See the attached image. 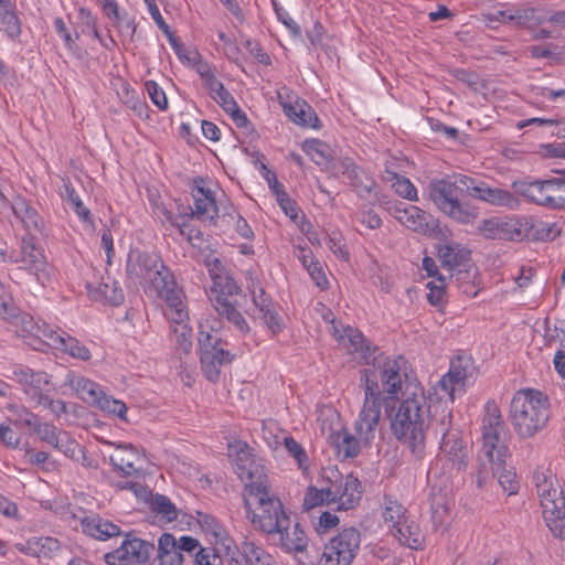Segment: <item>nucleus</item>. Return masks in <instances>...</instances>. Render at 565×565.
<instances>
[{
  "label": "nucleus",
  "instance_id": "nucleus-1",
  "mask_svg": "<svg viewBox=\"0 0 565 565\" xmlns=\"http://www.w3.org/2000/svg\"><path fill=\"white\" fill-rule=\"evenodd\" d=\"M366 364L372 369L361 370L364 401L354 429L359 440L369 444L375 437L383 404L397 399L399 394L405 397L407 385L417 382L408 379L407 362L403 356L391 358L380 351L374 356L367 354Z\"/></svg>",
  "mask_w": 565,
  "mask_h": 565
},
{
  "label": "nucleus",
  "instance_id": "nucleus-2",
  "mask_svg": "<svg viewBox=\"0 0 565 565\" xmlns=\"http://www.w3.org/2000/svg\"><path fill=\"white\" fill-rule=\"evenodd\" d=\"M508 447L505 444V424L494 402L484 406L482 419V447L478 456L477 486L483 488L492 478L503 491L513 494L518 490L516 475L507 466Z\"/></svg>",
  "mask_w": 565,
  "mask_h": 565
},
{
  "label": "nucleus",
  "instance_id": "nucleus-3",
  "mask_svg": "<svg viewBox=\"0 0 565 565\" xmlns=\"http://www.w3.org/2000/svg\"><path fill=\"white\" fill-rule=\"evenodd\" d=\"M429 427L435 429L431 420L430 401L419 383L407 385L406 396L391 422L395 438L407 447L416 459H422L426 449V434Z\"/></svg>",
  "mask_w": 565,
  "mask_h": 565
},
{
  "label": "nucleus",
  "instance_id": "nucleus-4",
  "mask_svg": "<svg viewBox=\"0 0 565 565\" xmlns=\"http://www.w3.org/2000/svg\"><path fill=\"white\" fill-rule=\"evenodd\" d=\"M126 274L132 284L143 286L146 292H153L167 301V297L183 292L177 285L170 269L153 253L131 249L128 254Z\"/></svg>",
  "mask_w": 565,
  "mask_h": 565
},
{
  "label": "nucleus",
  "instance_id": "nucleus-5",
  "mask_svg": "<svg viewBox=\"0 0 565 565\" xmlns=\"http://www.w3.org/2000/svg\"><path fill=\"white\" fill-rule=\"evenodd\" d=\"M511 423L521 438H530L541 431L550 418L547 397L535 390H521L511 401Z\"/></svg>",
  "mask_w": 565,
  "mask_h": 565
},
{
  "label": "nucleus",
  "instance_id": "nucleus-6",
  "mask_svg": "<svg viewBox=\"0 0 565 565\" xmlns=\"http://www.w3.org/2000/svg\"><path fill=\"white\" fill-rule=\"evenodd\" d=\"M243 497L246 516L256 531L270 535L287 523L289 515L279 498L270 492L269 486Z\"/></svg>",
  "mask_w": 565,
  "mask_h": 565
},
{
  "label": "nucleus",
  "instance_id": "nucleus-7",
  "mask_svg": "<svg viewBox=\"0 0 565 565\" xmlns=\"http://www.w3.org/2000/svg\"><path fill=\"white\" fill-rule=\"evenodd\" d=\"M210 273L213 284L209 291V298L214 309L233 323L239 332L247 333L249 331L248 323L235 307V297L238 295L239 288L232 278L215 274L213 270Z\"/></svg>",
  "mask_w": 565,
  "mask_h": 565
},
{
  "label": "nucleus",
  "instance_id": "nucleus-8",
  "mask_svg": "<svg viewBox=\"0 0 565 565\" xmlns=\"http://www.w3.org/2000/svg\"><path fill=\"white\" fill-rule=\"evenodd\" d=\"M458 189L462 191L457 179L455 182L447 179L433 180L428 185L430 199L445 215L456 222L468 224L476 218L477 214L475 210L459 201Z\"/></svg>",
  "mask_w": 565,
  "mask_h": 565
},
{
  "label": "nucleus",
  "instance_id": "nucleus-9",
  "mask_svg": "<svg viewBox=\"0 0 565 565\" xmlns=\"http://www.w3.org/2000/svg\"><path fill=\"white\" fill-rule=\"evenodd\" d=\"M452 415L443 409L436 419L435 433L441 436L440 451L457 471H465L470 461V449L462 440L461 433L452 428Z\"/></svg>",
  "mask_w": 565,
  "mask_h": 565
},
{
  "label": "nucleus",
  "instance_id": "nucleus-10",
  "mask_svg": "<svg viewBox=\"0 0 565 565\" xmlns=\"http://www.w3.org/2000/svg\"><path fill=\"white\" fill-rule=\"evenodd\" d=\"M565 178L546 180H518L512 183L514 191L525 200L550 209H563L565 199L561 195Z\"/></svg>",
  "mask_w": 565,
  "mask_h": 565
},
{
  "label": "nucleus",
  "instance_id": "nucleus-11",
  "mask_svg": "<svg viewBox=\"0 0 565 565\" xmlns=\"http://www.w3.org/2000/svg\"><path fill=\"white\" fill-rule=\"evenodd\" d=\"M198 341L201 350L202 372L209 381L216 382L221 367L232 361V355L225 350L217 332L213 329L206 330L204 324L200 326Z\"/></svg>",
  "mask_w": 565,
  "mask_h": 565
},
{
  "label": "nucleus",
  "instance_id": "nucleus-12",
  "mask_svg": "<svg viewBox=\"0 0 565 565\" xmlns=\"http://www.w3.org/2000/svg\"><path fill=\"white\" fill-rule=\"evenodd\" d=\"M234 471L244 483L243 494H248L269 486L265 467L246 444H237L234 456Z\"/></svg>",
  "mask_w": 565,
  "mask_h": 565
},
{
  "label": "nucleus",
  "instance_id": "nucleus-13",
  "mask_svg": "<svg viewBox=\"0 0 565 565\" xmlns=\"http://www.w3.org/2000/svg\"><path fill=\"white\" fill-rule=\"evenodd\" d=\"M360 533L349 527L339 533L324 546L318 565H350L360 547Z\"/></svg>",
  "mask_w": 565,
  "mask_h": 565
},
{
  "label": "nucleus",
  "instance_id": "nucleus-14",
  "mask_svg": "<svg viewBox=\"0 0 565 565\" xmlns=\"http://www.w3.org/2000/svg\"><path fill=\"white\" fill-rule=\"evenodd\" d=\"M457 182L462 186L469 196L487 202L494 206H505L509 209H516L520 205L519 199L510 191L491 188L484 181H480L467 175H458Z\"/></svg>",
  "mask_w": 565,
  "mask_h": 565
},
{
  "label": "nucleus",
  "instance_id": "nucleus-15",
  "mask_svg": "<svg viewBox=\"0 0 565 565\" xmlns=\"http://www.w3.org/2000/svg\"><path fill=\"white\" fill-rule=\"evenodd\" d=\"M164 315L171 322L178 347L183 352L192 348V329L189 327V312L184 305V294H173L167 297Z\"/></svg>",
  "mask_w": 565,
  "mask_h": 565
},
{
  "label": "nucleus",
  "instance_id": "nucleus-16",
  "mask_svg": "<svg viewBox=\"0 0 565 565\" xmlns=\"http://www.w3.org/2000/svg\"><path fill=\"white\" fill-rule=\"evenodd\" d=\"M438 258L443 267L450 271V278L460 280L461 275L476 278V268L471 264L470 250L459 243L449 242L438 247Z\"/></svg>",
  "mask_w": 565,
  "mask_h": 565
},
{
  "label": "nucleus",
  "instance_id": "nucleus-17",
  "mask_svg": "<svg viewBox=\"0 0 565 565\" xmlns=\"http://www.w3.org/2000/svg\"><path fill=\"white\" fill-rule=\"evenodd\" d=\"M329 494L337 510H350L361 500V482L352 475L343 477L338 471H332L329 477Z\"/></svg>",
  "mask_w": 565,
  "mask_h": 565
},
{
  "label": "nucleus",
  "instance_id": "nucleus-18",
  "mask_svg": "<svg viewBox=\"0 0 565 565\" xmlns=\"http://www.w3.org/2000/svg\"><path fill=\"white\" fill-rule=\"evenodd\" d=\"M11 258L14 263L20 264L21 268L33 274L41 284H44V278L47 277L46 258L32 233H26L21 238L20 252L12 254Z\"/></svg>",
  "mask_w": 565,
  "mask_h": 565
},
{
  "label": "nucleus",
  "instance_id": "nucleus-19",
  "mask_svg": "<svg viewBox=\"0 0 565 565\" xmlns=\"http://www.w3.org/2000/svg\"><path fill=\"white\" fill-rule=\"evenodd\" d=\"M153 551V544L137 537L130 539L127 536L118 548L105 554V561L108 565L146 563Z\"/></svg>",
  "mask_w": 565,
  "mask_h": 565
},
{
  "label": "nucleus",
  "instance_id": "nucleus-20",
  "mask_svg": "<svg viewBox=\"0 0 565 565\" xmlns=\"http://www.w3.org/2000/svg\"><path fill=\"white\" fill-rule=\"evenodd\" d=\"M329 316H331V312L324 316V319L331 323L330 331L332 335L349 353H358L366 364L367 354L374 356L380 352L377 347L372 345L365 340L361 331L350 326L343 327V329L340 330L333 319L329 320Z\"/></svg>",
  "mask_w": 565,
  "mask_h": 565
},
{
  "label": "nucleus",
  "instance_id": "nucleus-21",
  "mask_svg": "<svg viewBox=\"0 0 565 565\" xmlns=\"http://www.w3.org/2000/svg\"><path fill=\"white\" fill-rule=\"evenodd\" d=\"M534 480L542 513L547 510L565 508V497L554 476H546L544 472H535Z\"/></svg>",
  "mask_w": 565,
  "mask_h": 565
},
{
  "label": "nucleus",
  "instance_id": "nucleus-22",
  "mask_svg": "<svg viewBox=\"0 0 565 565\" xmlns=\"http://www.w3.org/2000/svg\"><path fill=\"white\" fill-rule=\"evenodd\" d=\"M332 167L349 179L351 186L360 196L370 194L375 188L374 179L350 158H344Z\"/></svg>",
  "mask_w": 565,
  "mask_h": 565
},
{
  "label": "nucleus",
  "instance_id": "nucleus-23",
  "mask_svg": "<svg viewBox=\"0 0 565 565\" xmlns=\"http://www.w3.org/2000/svg\"><path fill=\"white\" fill-rule=\"evenodd\" d=\"M488 22H500L514 28L530 26L541 23L536 17V11L532 7L509 8L505 10H494L488 13Z\"/></svg>",
  "mask_w": 565,
  "mask_h": 565
},
{
  "label": "nucleus",
  "instance_id": "nucleus-24",
  "mask_svg": "<svg viewBox=\"0 0 565 565\" xmlns=\"http://www.w3.org/2000/svg\"><path fill=\"white\" fill-rule=\"evenodd\" d=\"M273 539H278L277 544L288 553H299L305 551L308 544V539L300 524L287 519L281 527L277 529L274 534H270Z\"/></svg>",
  "mask_w": 565,
  "mask_h": 565
},
{
  "label": "nucleus",
  "instance_id": "nucleus-25",
  "mask_svg": "<svg viewBox=\"0 0 565 565\" xmlns=\"http://www.w3.org/2000/svg\"><path fill=\"white\" fill-rule=\"evenodd\" d=\"M394 216L401 224L420 234H427L435 228L431 215L414 205L396 207Z\"/></svg>",
  "mask_w": 565,
  "mask_h": 565
},
{
  "label": "nucleus",
  "instance_id": "nucleus-26",
  "mask_svg": "<svg viewBox=\"0 0 565 565\" xmlns=\"http://www.w3.org/2000/svg\"><path fill=\"white\" fill-rule=\"evenodd\" d=\"M253 302L258 310L257 317L263 320L274 335L278 334L284 328V321L264 289L259 288L258 291H253Z\"/></svg>",
  "mask_w": 565,
  "mask_h": 565
},
{
  "label": "nucleus",
  "instance_id": "nucleus-27",
  "mask_svg": "<svg viewBox=\"0 0 565 565\" xmlns=\"http://www.w3.org/2000/svg\"><path fill=\"white\" fill-rule=\"evenodd\" d=\"M109 459L115 469L122 472L125 476H134L141 470L139 466L141 455L132 445L122 444L116 446Z\"/></svg>",
  "mask_w": 565,
  "mask_h": 565
},
{
  "label": "nucleus",
  "instance_id": "nucleus-28",
  "mask_svg": "<svg viewBox=\"0 0 565 565\" xmlns=\"http://www.w3.org/2000/svg\"><path fill=\"white\" fill-rule=\"evenodd\" d=\"M467 377V367L458 359L451 362L449 371L438 381V386L454 401L456 393L463 392Z\"/></svg>",
  "mask_w": 565,
  "mask_h": 565
},
{
  "label": "nucleus",
  "instance_id": "nucleus-29",
  "mask_svg": "<svg viewBox=\"0 0 565 565\" xmlns=\"http://www.w3.org/2000/svg\"><path fill=\"white\" fill-rule=\"evenodd\" d=\"M26 327L23 331L25 333L22 334L24 339L28 340V344L31 345L35 350H41L42 345H46L53 349V339L61 338L63 331L54 330L46 323L35 324L30 318L28 321H24Z\"/></svg>",
  "mask_w": 565,
  "mask_h": 565
},
{
  "label": "nucleus",
  "instance_id": "nucleus-30",
  "mask_svg": "<svg viewBox=\"0 0 565 565\" xmlns=\"http://www.w3.org/2000/svg\"><path fill=\"white\" fill-rule=\"evenodd\" d=\"M81 525L84 533L96 540L106 541L110 537L120 535V529L117 524L105 520L99 515L84 518Z\"/></svg>",
  "mask_w": 565,
  "mask_h": 565
},
{
  "label": "nucleus",
  "instance_id": "nucleus-31",
  "mask_svg": "<svg viewBox=\"0 0 565 565\" xmlns=\"http://www.w3.org/2000/svg\"><path fill=\"white\" fill-rule=\"evenodd\" d=\"M13 379L23 386L26 395L36 392L50 384V376L45 372L34 371L29 366L19 365L13 370Z\"/></svg>",
  "mask_w": 565,
  "mask_h": 565
},
{
  "label": "nucleus",
  "instance_id": "nucleus-32",
  "mask_svg": "<svg viewBox=\"0 0 565 565\" xmlns=\"http://www.w3.org/2000/svg\"><path fill=\"white\" fill-rule=\"evenodd\" d=\"M15 548L21 553L30 556L46 557L52 552H55L60 548V543L57 540L50 536L31 537L25 543H17Z\"/></svg>",
  "mask_w": 565,
  "mask_h": 565
},
{
  "label": "nucleus",
  "instance_id": "nucleus-33",
  "mask_svg": "<svg viewBox=\"0 0 565 565\" xmlns=\"http://www.w3.org/2000/svg\"><path fill=\"white\" fill-rule=\"evenodd\" d=\"M533 220L526 216L502 218L503 239L522 241L530 236Z\"/></svg>",
  "mask_w": 565,
  "mask_h": 565
},
{
  "label": "nucleus",
  "instance_id": "nucleus-34",
  "mask_svg": "<svg viewBox=\"0 0 565 565\" xmlns=\"http://www.w3.org/2000/svg\"><path fill=\"white\" fill-rule=\"evenodd\" d=\"M158 559L160 565H181L183 554L178 547L175 537L170 533H163L158 542Z\"/></svg>",
  "mask_w": 565,
  "mask_h": 565
},
{
  "label": "nucleus",
  "instance_id": "nucleus-35",
  "mask_svg": "<svg viewBox=\"0 0 565 565\" xmlns=\"http://www.w3.org/2000/svg\"><path fill=\"white\" fill-rule=\"evenodd\" d=\"M392 534L402 545L413 550L420 548L424 542L419 526L414 521H411L409 516L406 518V522L397 525Z\"/></svg>",
  "mask_w": 565,
  "mask_h": 565
},
{
  "label": "nucleus",
  "instance_id": "nucleus-36",
  "mask_svg": "<svg viewBox=\"0 0 565 565\" xmlns=\"http://www.w3.org/2000/svg\"><path fill=\"white\" fill-rule=\"evenodd\" d=\"M193 198L194 210L192 211V215L199 220L213 221L217 215V207L212 193L209 190H204L203 188L199 186L195 189Z\"/></svg>",
  "mask_w": 565,
  "mask_h": 565
},
{
  "label": "nucleus",
  "instance_id": "nucleus-37",
  "mask_svg": "<svg viewBox=\"0 0 565 565\" xmlns=\"http://www.w3.org/2000/svg\"><path fill=\"white\" fill-rule=\"evenodd\" d=\"M12 210L28 233L41 231L42 220L40 215L24 199H15L12 203Z\"/></svg>",
  "mask_w": 565,
  "mask_h": 565
},
{
  "label": "nucleus",
  "instance_id": "nucleus-38",
  "mask_svg": "<svg viewBox=\"0 0 565 565\" xmlns=\"http://www.w3.org/2000/svg\"><path fill=\"white\" fill-rule=\"evenodd\" d=\"M67 384L75 391L81 399L90 405L95 404L103 392L97 383L83 376L68 375Z\"/></svg>",
  "mask_w": 565,
  "mask_h": 565
},
{
  "label": "nucleus",
  "instance_id": "nucleus-39",
  "mask_svg": "<svg viewBox=\"0 0 565 565\" xmlns=\"http://www.w3.org/2000/svg\"><path fill=\"white\" fill-rule=\"evenodd\" d=\"M0 30L11 39H17L21 34L15 4L11 0H0Z\"/></svg>",
  "mask_w": 565,
  "mask_h": 565
},
{
  "label": "nucleus",
  "instance_id": "nucleus-40",
  "mask_svg": "<svg viewBox=\"0 0 565 565\" xmlns=\"http://www.w3.org/2000/svg\"><path fill=\"white\" fill-rule=\"evenodd\" d=\"M382 516L391 532L402 522H406L407 509L396 499L385 495L382 503Z\"/></svg>",
  "mask_w": 565,
  "mask_h": 565
},
{
  "label": "nucleus",
  "instance_id": "nucleus-41",
  "mask_svg": "<svg viewBox=\"0 0 565 565\" xmlns=\"http://www.w3.org/2000/svg\"><path fill=\"white\" fill-rule=\"evenodd\" d=\"M284 110L295 124L310 128H318L319 119L306 102H296L295 105L285 104Z\"/></svg>",
  "mask_w": 565,
  "mask_h": 565
},
{
  "label": "nucleus",
  "instance_id": "nucleus-42",
  "mask_svg": "<svg viewBox=\"0 0 565 565\" xmlns=\"http://www.w3.org/2000/svg\"><path fill=\"white\" fill-rule=\"evenodd\" d=\"M53 349L68 353L72 358L79 359L82 361H88L92 356L87 347L65 332H62L61 338L53 339Z\"/></svg>",
  "mask_w": 565,
  "mask_h": 565
},
{
  "label": "nucleus",
  "instance_id": "nucleus-43",
  "mask_svg": "<svg viewBox=\"0 0 565 565\" xmlns=\"http://www.w3.org/2000/svg\"><path fill=\"white\" fill-rule=\"evenodd\" d=\"M329 441L333 446L338 456L343 458L355 457L359 452V441L347 430L331 433L329 436Z\"/></svg>",
  "mask_w": 565,
  "mask_h": 565
},
{
  "label": "nucleus",
  "instance_id": "nucleus-44",
  "mask_svg": "<svg viewBox=\"0 0 565 565\" xmlns=\"http://www.w3.org/2000/svg\"><path fill=\"white\" fill-rule=\"evenodd\" d=\"M212 98L227 113L238 127L248 122L246 115L239 109L232 94L224 87L223 90L212 95Z\"/></svg>",
  "mask_w": 565,
  "mask_h": 565
},
{
  "label": "nucleus",
  "instance_id": "nucleus-45",
  "mask_svg": "<svg viewBox=\"0 0 565 565\" xmlns=\"http://www.w3.org/2000/svg\"><path fill=\"white\" fill-rule=\"evenodd\" d=\"M244 565H276L271 555L253 542H244L241 547Z\"/></svg>",
  "mask_w": 565,
  "mask_h": 565
},
{
  "label": "nucleus",
  "instance_id": "nucleus-46",
  "mask_svg": "<svg viewBox=\"0 0 565 565\" xmlns=\"http://www.w3.org/2000/svg\"><path fill=\"white\" fill-rule=\"evenodd\" d=\"M302 150L319 166L329 164L333 158L330 146L318 139L306 140Z\"/></svg>",
  "mask_w": 565,
  "mask_h": 565
},
{
  "label": "nucleus",
  "instance_id": "nucleus-47",
  "mask_svg": "<svg viewBox=\"0 0 565 565\" xmlns=\"http://www.w3.org/2000/svg\"><path fill=\"white\" fill-rule=\"evenodd\" d=\"M94 406L98 407L102 412L117 416L124 422H129L127 418V406L120 401L107 395L104 391L95 402Z\"/></svg>",
  "mask_w": 565,
  "mask_h": 565
},
{
  "label": "nucleus",
  "instance_id": "nucleus-48",
  "mask_svg": "<svg viewBox=\"0 0 565 565\" xmlns=\"http://www.w3.org/2000/svg\"><path fill=\"white\" fill-rule=\"evenodd\" d=\"M323 504H333L331 501V494H329V484L327 487H322L321 489L309 487L303 497V509L309 511Z\"/></svg>",
  "mask_w": 565,
  "mask_h": 565
},
{
  "label": "nucleus",
  "instance_id": "nucleus-49",
  "mask_svg": "<svg viewBox=\"0 0 565 565\" xmlns=\"http://www.w3.org/2000/svg\"><path fill=\"white\" fill-rule=\"evenodd\" d=\"M386 180L392 182V186L394 188L395 192L409 200V201H416L417 200V192L414 186V184L406 178L398 175L396 172L386 170Z\"/></svg>",
  "mask_w": 565,
  "mask_h": 565
},
{
  "label": "nucleus",
  "instance_id": "nucleus-50",
  "mask_svg": "<svg viewBox=\"0 0 565 565\" xmlns=\"http://www.w3.org/2000/svg\"><path fill=\"white\" fill-rule=\"evenodd\" d=\"M543 519L554 536L565 539V507L544 511Z\"/></svg>",
  "mask_w": 565,
  "mask_h": 565
},
{
  "label": "nucleus",
  "instance_id": "nucleus-51",
  "mask_svg": "<svg viewBox=\"0 0 565 565\" xmlns=\"http://www.w3.org/2000/svg\"><path fill=\"white\" fill-rule=\"evenodd\" d=\"M63 189L62 195L65 196L75 213L85 222H92L90 212L89 210L83 204L82 200L79 199L78 194L76 193L75 189L71 184L70 180H64L63 182Z\"/></svg>",
  "mask_w": 565,
  "mask_h": 565
},
{
  "label": "nucleus",
  "instance_id": "nucleus-52",
  "mask_svg": "<svg viewBox=\"0 0 565 565\" xmlns=\"http://www.w3.org/2000/svg\"><path fill=\"white\" fill-rule=\"evenodd\" d=\"M502 218L482 220L478 226L479 233L488 239H503Z\"/></svg>",
  "mask_w": 565,
  "mask_h": 565
},
{
  "label": "nucleus",
  "instance_id": "nucleus-53",
  "mask_svg": "<svg viewBox=\"0 0 565 565\" xmlns=\"http://www.w3.org/2000/svg\"><path fill=\"white\" fill-rule=\"evenodd\" d=\"M449 515V508L441 495H434L431 499V520L435 527L443 526Z\"/></svg>",
  "mask_w": 565,
  "mask_h": 565
},
{
  "label": "nucleus",
  "instance_id": "nucleus-54",
  "mask_svg": "<svg viewBox=\"0 0 565 565\" xmlns=\"http://www.w3.org/2000/svg\"><path fill=\"white\" fill-rule=\"evenodd\" d=\"M152 505L153 510L168 522L178 518L175 507L171 503L170 499L164 495L157 494L153 498Z\"/></svg>",
  "mask_w": 565,
  "mask_h": 565
},
{
  "label": "nucleus",
  "instance_id": "nucleus-55",
  "mask_svg": "<svg viewBox=\"0 0 565 565\" xmlns=\"http://www.w3.org/2000/svg\"><path fill=\"white\" fill-rule=\"evenodd\" d=\"M429 289L427 295L428 302L433 306L440 307L445 303V277L439 275L436 281L427 282Z\"/></svg>",
  "mask_w": 565,
  "mask_h": 565
},
{
  "label": "nucleus",
  "instance_id": "nucleus-56",
  "mask_svg": "<svg viewBox=\"0 0 565 565\" xmlns=\"http://www.w3.org/2000/svg\"><path fill=\"white\" fill-rule=\"evenodd\" d=\"M9 409L14 412L17 417L15 422L28 428H32L34 430L36 425L40 423L39 416L30 412L24 406L9 405Z\"/></svg>",
  "mask_w": 565,
  "mask_h": 565
},
{
  "label": "nucleus",
  "instance_id": "nucleus-57",
  "mask_svg": "<svg viewBox=\"0 0 565 565\" xmlns=\"http://www.w3.org/2000/svg\"><path fill=\"white\" fill-rule=\"evenodd\" d=\"M145 87L152 103L160 110H166L168 108V99L166 93L157 85V83L148 81L146 82Z\"/></svg>",
  "mask_w": 565,
  "mask_h": 565
},
{
  "label": "nucleus",
  "instance_id": "nucleus-58",
  "mask_svg": "<svg viewBox=\"0 0 565 565\" xmlns=\"http://www.w3.org/2000/svg\"><path fill=\"white\" fill-rule=\"evenodd\" d=\"M61 429H58L53 424L49 423H39L34 429L40 437V439L46 444H51L54 439L61 434Z\"/></svg>",
  "mask_w": 565,
  "mask_h": 565
},
{
  "label": "nucleus",
  "instance_id": "nucleus-59",
  "mask_svg": "<svg viewBox=\"0 0 565 565\" xmlns=\"http://www.w3.org/2000/svg\"><path fill=\"white\" fill-rule=\"evenodd\" d=\"M195 565H217L221 562L220 557L212 548L200 547L193 554Z\"/></svg>",
  "mask_w": 565,
  "mask_h": 565
},
{
  "label": "nucleus",
  "instance_id": "nucleus-60",
  "mask_svg": "<svg viewBox=\"0 0 565 565\" xmlns=\"http://www.w3.org/2000/svg\"><path fill=\"white\" fill-rule=\"evenodd\" d=\"M284 445L288 452L296 459L299 467H303V463L307 460V455L303 448L292 437H286L284 439Z\"/></svg>",
  "mask_w": 565,
  "mask_h": 565
},
{
  "label": "nucleus",
  "instance_id": "nucleus-61",
  "mask_svg": "<svg viewBox=\"0 0 565 565\" xmlns=\"http://www.w3.org/2000/svg\"><path fill=\"white\" fill-rule=\"evenodd\" d=\"M154 213L158 217L161 218V222H168L173 226L180 227L181 234H184L185 224L180 223L178 218L173 215V213L168 210L163 204H157L154 207Z\"/></svg>",
  "mask_w": 565,
  "mask_h": 565
},
{
  "label": "nucleus",
  "instance_id": "nucleus-62",
  "mask_svg": "<svg viewBox=\"0 0 565 565\" xmlns=\"http://www.w3.org/2000/svg\"><path fill=\"white\" fill-rule=\"evenodd\" d=\"M0 441L9 448H17L20 437L10 426L0 424Z\"/></svg>",
  "mask_w": 565,
  "mask_h": 565
},
{
  "label": "nucleus",
  "instance_id": "nucleus-63",
  "mask_svg": "<svg viewBox=\"0 0 565 565\" xmlns=\"http://www.w3.org/2000/svg\"><path fill=\"white\" fill-rule=\"evenodd\" d=\"M328 246L331 252L342 260H348L349 253L345 248V244L340 235H332L328 238Z\"/></svg>",
  "mask_w": 565,
  "mask_h": 565
},
{
  "label": "nucleus",
  "instance_id": "nucleus-64",
  "mask_svg": "<svg viewBox=\"0 0 565 565\" xmlns=\"http://www.w3.org/2000/svg\"><path fill=\"white\" fill-rule=\"evenodd\" d=\"M307 271L309 273L311 278L316 281V285L320 289L323 290L328 287V280L326 278V275L322 270L321 265L317 260L311 262L310 265H308Z\"/></svg>",
  "mask_w": 565,
  "mask_h": 565
}]
</instances>
